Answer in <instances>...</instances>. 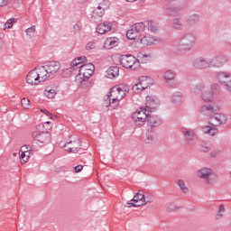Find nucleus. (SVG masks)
I'll return each instance as SVG.
<instances>
[{"instance_id":"obj_37","label":"nucleus","mask_w":231,"mask_h":231,"mask_svg":"<svg viewBox=\"0 0 231 231\" xmlns=\"http://www.w3.org/2000/svg\"><path fill=\"white\" fill-rule=\"evenodd\" d=\"M172 26L175 30H183V23L180 18L173 19Z\"/></svg>"},{"instance_id":"obj_13","label":"nucleus","mask_w":231,"mask_h":231,"mask_svg":"<svg viewBox=\"0 0 231 231\" xmlns=\"http://www.w3.org/2000/svg\"><path fill=\"white\" fill-rule=\"evenodd\" d=\"M160 106V99H155L152 97H146V106H145V111L147 113H152L153 111H156L158 107Z\"/></svg>"},{"instance_id":"obj_19","label":"nucleus","mask_w":231,"mask_h":231,"mask_svg":"<svg viewBox=\"0 0 231 231\" xmlns=\"http://www.w3.org/2000/svg\"><path fill=\"white\" fill-rule=\"evenodd\" d=\"M147 124L150 127H160L163 124V119L159 116L149 115L147 119Z\"/></svg>"},{"instance_id":"obj_24","label":"nucleus","mask_w":231,"mask_h":231,"mask_svg":"<svg viewBox=\"0 0 231 231\" xmlns=\"http://www.w3.org/2000/svg\"><path fill=\"white\" fill-rule=\"evenodd\" d=\"M38 75H39V79L41 80V82H44V80H47L48 79H50V77H51L50 72H48V69H46L45 65L42 66L39 69Z\"/></svg>"},{"instance_id":"obj_36","label":"nucleus","mask_w":231,"mask_h":231,"mask_svg":"<svg viewBox=\"0 0 231 231\" xmlns=\"http://www.w3.org/2000/svg\"><path fill=\"white\" fill-rule=\"evenodd\" d=\"M175 77H176V73L173 70H167L164 73V79L167 84H169V81L174 80Z\"/></svg>"},{"instance_id":"obj_6","label":"nucleus","mask_w":231,"mask_h":231,"mask_svg":"<svg viewBox=\"0 0 231 231\" xmlns=\"http://www.w3.org/2000/svg\"><path fill=\"white\" fill-rule=\"evenodd\" d=\"M142 32H145V23L143 22L136 23L126 32V37L129 41H134Z\"/></svg>"},{"instance_id":"obj_28","label":"nucleus","mask_w":231,"mask_h":231,"mask_svg":"<svg viewBox=\"0 0 231 231\" xmlns=\"http://www.w3.org/2000/svg\"><path fill=\"white\" fill-rule=\"evenodd\" d=\"M143 24H144V30L145 28H148V30L152 32V33H156V32H158V25H156V23L153 21H145L143 22Z\"/></svg>"},{"instance_id":"obj_40","label":"nucleus","mask_w":231,"mask_h":231,"mask_svg":"<svg viewBox=\"0 0 231 231\" xmlns=\"http://www.w3.org/2000/svg\"><path fill=\"white\" fill-rule=\"evenodd\" d=\"M178 185L184 194H189V188L185 185V181H183V180H180L178 181Z\"/></svg>"},{"instance_id":"obj_35","label":"nucleus","mask_w":231,"mask_h":231,"mask_svg":"<svg viewBox=\"0 0 231 231\" xmlns=\"http://www.w3.org/2000/svg\"><path fill=\"white\" fill-rule=\"evenodd\" d=\"M203 89H205V84L204 83H199L196 86L191 88V93L196 95L198 93H201V91H203Z\"/></svg>"},{"instance_id":"obj_44","label":"nucleus","mask_w":231,"mask_h":231,"mask_svg":"<svg viewBox=\"0 0 231 231\" xmlns=\"http://www.w3.org/2000/svg\"><path fill=\"white\" fill-rule=\"evenodd\" d=\"M14 23H15V18H10L5 23V27L4 30L10 29L12 28V26H14Z\"/></svg>"},{"instance_id":"obj_51","label":"nucleus","mask_w":231,"mask_h":231,"mask_svg":"<svg viewBox=\"0 0 231 231\" xmlns=\"http://www.w3.org/2000/svg\"><path fill=\"white\" fill-rule=\"evenodd\" d=\"M83 169H84V166H82V165H78V166L74 167L75 172H81Z\"/></svg>"},{"instance_id":"obj_18","label":"nucleus","mask_w":231,"mask_h":231,"mask_svg":"<svg viewBox=\"0 0 231 231\" xmlns=\"http://www.w3.org/2000/svg\"><path fill=\"white\" fill-rule=\"evenodd\" d=\"M181 133L184 134L187 143L189 145H192L196 140V134L194 133V130L183 127L181 128Z\"/></svg>"},{"instance_id":"obj_59","label":"nucleus","mask_w":231,"mask_h":231,"mask_svg":"<svg viewBox=\"0 0 231 231\" xmlns=\"http://www.w3.org/2000/svg\"><path fill=\"white\" fill-rule=\"evenodd\" d=\"M142 62H145V61H143V60H142Z\"/></svg>"},{"instance_id":"obj_29","label":"nucleus","mask_w":231,"mask_h":231,"mask_svg":"<svg viewBox=\"0 0 231 231\" xmlns=\"http://www.w3.org/2000/svg\"><path fill=\"white\" fill-rule=\"evenodd\" d=\"M143 199H145V194L138 192L134 196V198L128 203H134V205H140V203H138V202L141 201L142 203H143Z\"/></svg>"},{"instance_id":"obj_25","label":"nucleus","mask_w":231,"mask_h":231,"mask_svg":"<svg viewBox=\"0 0 231 231\" xmlns=\"http://www.w3.org/2000/svg\"><path fill=\"white\" fill-rule=\"evenodd\" d=\"M118 46V38H107L105 42L104 47L106 50H113Z\"/></svg>"},{"instance_id":"obj_31","label":"nucleus","mask_w":231,"mask_h":231,"mask_svg":"<svg viewBox=\"0 0 231 231\" xmlns=\"http://www.w3.org/2000/svg\"><path fill=\"white\" fill-rule=\"evenodd\" d=\"M217 126L214 125H208L203 128L204 133L210 134V136H216L217 134Z\"/></svg>"},{"instance_id":"obj_12","label":"nucleus","mask_w":231,"mask_h":231,"mask_svg":"<svg viewBox=\"0 0 231 231\" xmlns=\"http://www.w3.org/2000/svg\"><path fill=\"white\" fill-rule=\"evenodd\" d=\"M32 137L34 141L40 142V143H50L51 142L50 133L46 132H33Z\"/></svg>"},{"instance_id":"obj_34","label":"nucleus","mask_w":231,"mask_h":231,"mask_svg":"<svg viewBox=\"0 0 231 231\" xmlns=\"http://www.w3.org/2000/svg\"><path fill=\"white\" fill-rule=\"evenodd\" d=\"M44 95L47 98H55V95H57V91L50 87H47L44 90Z\"/></svg>"},{"instance_id":"obj_20","label":"nucleus","mask_w":231,"mask_h":231,"mask_svg":"<svg viewBox=\"0 0 231 231\" xmlns=\"http://www.w3.org/2000/svg\"><path fill=\"white\" fill-rule=\"evenodd\" d=\"M45 66L49 75H55L60 69V63L59 61H49Z\"/></svg>"},{"instance_id":"obj_39","label":"nucleus","mask_w":231,"mask_h":231,"mask_svg":"<svg viewBox=\"0 0 231 231\" xmlns=\"http://www.w3.org/2000/svg\"><path fill=\"white\" fill-rule=\"evenodd\" d=\"M200 111L203 115H208V113H214V106L211 105H205L200 108Z\"/></svg>"},{"instance_id":"obj_9","label":"nucleus","mask_w":231,"mask_h":231,"mask_svg":"<svg viewBox=\"0 0 231 231\" xmlns=\"http://www.w3.org/2000/svg\"><path fill=\"white\" fill-rule=\"evenodd\" d=\"M82 144L80 143V139L76 138L75 140H69L64 145L65 151L67 152H79Z\"/></svg>"},{"instance_id":"obj_57","label":"nucleus","mask_w":231,"mask_h":231,"mask_svg":"<svg viewBox=\"0 0 231 231\" xmlns=\"http://www.w3.org/2000/svg\"><path fill=\"white\" fill-rule=\"evenodd\" d=\"M127 1V3H134V1H136V0H126Z\"/></svg>"},{"instance_id":"obj_26","label":"nucleus","mask_w":231,"mask_h":231,"mask_svg":"<svg viewBox=\"0 0 231 231\" xmlns=\"http://www.w3.org/2000/svg\"><path fill=\"white\" fill-rule=\"evenodd\" d=\"M119 73H120V68L118 66H111L106 70V78L115 79V77H118Z\"/></svg>"},{"instance_id":"obj_53","label":"nucleus","mask_w":231,"mask_h":231,"mask_svg":"<svg viewBox=\"0 0 231 231\" xmlns=\"http://www.w3.org/2000/svg\"><path fill=\"white\" fill-rule=\"evenodd\" d=\"M9 0H0V6H6Z\"/></svg>"},{"instance_id":"obj_42","label":"nucleus","mask_w":231,"mask_h":231,"mask_svg":"<svg viewBox=\"0 0 231 231\" xmlns=\"http://www.w3.org/2000/svg\"><path fill=\"white\" fill-rule=\"evenodd\" d=\"M21 104H22V107L23 109H30V99L26 98V97H23L21 100Z\"/></svg>"},{"instance_id":"obj_32","label":"nucleus","mask_w":231,"mask_h":231,"mask_svg":"<svg viewBox=\"0 0 231 231\" xmlns=\"http://www.w3.org/2000/svg\"><path fill=\"white\" fill-rule=\"evenodd\" d=\"M20 160L22 165H24V163L28 162V160H30V152L25 151L23 152L22 150L20 151Z\"/></svg>"},{"instance_id":"obj_3","label":"nucleus","mask_w":231,"mask_h":231,"mask_svg":"<svg viewBox=\"0 0 231 231\" xmlns=\"http://www.w3.org/2000/svg\"><path fill=\"white\" fill-rule=\"evenodd\" d=\"M79 73L76 76V81L79 84L89 80V78L95 73V65L93 63H84L79 67Z\"/></svg>"},{"instance_id":"obj_2","label":"nucleus","mask_w":231,"mask_h":231,"mask_svg":"<svg viewBox=\"0 0 231 231\" xmlns=\"http://www.w3.org/2000/svg\"><path fill=\"white\" fill-rule=\"evenodd\" d=\"M196 46V36L192 33L182 34L177 43L178 51H190Z\"/></svg>"},{"instance_id":"obj_33","label":"nucleus","mask_w":231,"mask_h":231,"mask_svg":"<svg viewBox=\"0 0 231 231\" xmlns=\"http://www.w3.org/2000/svg\"><path fill=\"white\" fill-rule=\"evenodd\" d=\"M181 100H183V94L181 92H176L171 97V102L173 104H181Z\"/></svg>"},{"instance_id":"obj_43","label":"nucleus","mask_w":231,"mask_h":231,"mask_svg":"<svg viewBox=\"0 0 231 231\" xmlns=\"http://www.w3.org/2000/svg\"><path fill=\"white\" fill-rule=\"evenodd\" d=\"M212 94L210 92H205L202 95V99L204 100V102H212Z\"/></svg>"},{"instance_id":"obj_56","label":"nucleus","mask_w":231,"mask_h":231,"mask_svg":"<svg viewBox=\"0 0 231 231\" xmlns=\"http://www.w3.org/2000/svg\"><path fill=\"white\" fill-rule=\"evenodd\" d=\"M137 88H138V89H139V90H138V93H141V91H143V88H142V86H138Z\"/></svg>"},{"instance_id":"obj_14","label":"nucleus","mask_w":231,"mask_h":231,"mask_svg":"<svg viewBox=\"0 0 231 231\" xmlns=\"http://www.w3.org/2000/svg\"><path fill=\"white\" fill-rule=\"evenodd\" d=\"M151 84V78L147 76H142L139 79V82L132 87L134 93H138V86H141V89H147Z\"/></svg>"},{"instance_id":"obj_55","label":"nucleus","mask_w":231,"mask_h":231,"mask_svg":"<svg viewBox=\"0 0 231 231\" xmlns=\"http://www.w3.org/2000/svg\"><path fill=\"white\" fill-rule=\"evenodd\" d=\"M138 57L139 59H147L149 56L145 54H140Z\"/></svg>"},{"instance_id":"obj_47","label":"nucleus","mask_w":231,"mask_h":231,"mask_svg":"<svg viewBox=\"0 0 231 231\" xmlns=\"http://www.w3.org/2000/svg\"><path fill=\"white\" fill-rule=\"evenodd\" d=\"M222 212H225V206H224L223 204H221V205L219 206V208H218V211H217V216L218 217H223V213H222Z\"/></svg>"},{"instance_id":"obj_48","label":"nucleus","mask_w":231,"mask_h":231,"mask_svg":"<svg viewBox=\"0 0 231 231\" xmlns=\"http://www.w3.org/2000/svg\"><path fill=\"white\" fill-rule=\"evenodd\" d=\"M96 45L94 42H89L87 45H86V50H95Z\"/></svg>"},{"instance_id":"obj_10","label":"nucleus","mask_w":231,"mask_h":231,"mask_svg":"<svg viewBox=\"0 0 231 231\" xmlns=\"http://www.w3.org/2000/svg\"><path fill=\"white\" fill-rule=\"evenodd\" d=\"M228 60H230V57L228 55L220 54L210 59L211 68H221L222 66H225Z\"/></svg>"},{"instance_id":"obj_17","label":"nucleus","mask_w":231,"mask_h":231,"mask_svg":"<svg viewBox=\"0 0 231 231\" xmlns=\"http://www.w3.org/2000/svg\"><path fill=\"white\" fill-rule=\"evenodd\" d=\"M26 82L31 86H37L38 84H41L39 72H36L35 69L31 70L26 76Z\"/></svg>"},{"instance_id":"obj_52","label":"nucleus","mask_w":231,"mask_h":231,"mask_svg":"<svg viewBox=\"0 0 231 231\" xmlns=\"http://www.w3.org/2000/svg\"><path fill=\"white\" fill-rule=\"evenodd\" d=\"M73 30H74V33H77V32H79V30H80V25H79L77 23L74 24Z\"/></svg>"},{"instance_id":"obj_16","label":"nucleus","mask_w":231,"mask_h":231,"mask_svg":"<svg viewBox=\"0 0 231 231\" xmlns=\"http://www.w3.org/2000/svg\"><path fill=\"white\" fill-rule=\"evenodd\" d=\"M196 69H207V68H212L210 60H207L203 57L197 58L193 62Z\"/></svg>"},{"instance_id":"obj_4","label":"nucleus","mask_w":231,"mask_h":231,"mask_svg":"<svg viewBox=\"0 0 231 231\" xmlns=\"http://www.w3.org/2000/svg\"><path fill=\"white\" fill-rule=\"evenodd\" d=\"M121 66L134 71L140 68V60L131 54L121 55L118 59Z\"/></svg>"},{"instance_id":"obj_49","label":"nucleus","mask_w":231,"mask_h":231,"mask_svg":"<svg viewBox=\"0 0 231 231\" xmlns=\"http://www.w3.org/2000/svg\"><path fill=\"white\" fill-rule=\"evenodd\" d=\"M176 210H178V208H176L174 205H170L167 208V211L168 212H176Z\"/></svg>"},{"instance_id":"obj_38","label":"nucleus","mask_w":231,"mask_h":231,"mask_svg":"<svg viewBox=\"0 0 231 231\" xmlns=\"http://www.w3.org/2000/svg\"><path fill=\"white\" fill-rule=\"evenodd\" d=\"M188 24H196V23H199V14H192L187 19Z\"/></svg>"},{"instance_id":"obj_15","label":"nucleus","mask_w":231,"mask_h":231,"mask_svg":"<svg viewBox=\"0 0 231 231\" xmlns=\"http://www.w3.org/2000/svg\"><path fill=\"white\" fill-rule=\"evenodd\" d=\"M197 176L198 178H200V180H205L208 185L212 184V180H210V176H212V169L202 168L198 171Z\"/></svg>"},{"instance_id":"obj_58","label":"nucleus","mask_w":231,"mask_h":231,"mask_svg":"<svg viewBox=\"0 0 231 231\" xmlns=\"http://www.w3.org/2000/svg\"><path fill=\"white\" fill-rule=\"evenodd\" d=\"M80 3H88V0H79Z\"/></svg>"},{"instance_id":"obj_5","label":"nucleus","mask_w":231,"mask_h":231,"mask_svg":"<svg viewBox=\"0 0 231 231\" xmlns=\"http://www.w3.org/2000/svg\"><path fill=\"white\" fill-rule=\"evenodd\" d=\"M132 118L134 122H135V125L142 127V125H144L145 122H147L149 118V113H147L145 108H140L132 114Z\"/></svg>"},{"instance_id":"obj_1","label":"nucleus","mask_w":231,"mask_h":231,"mask_svg":"<svg viewBox=\"0 0 231 231\" xmlns=\"http://www.w3.org/2000/svg\"><path fill=\"white\" fill-rule=\"evenodd\" d=\"M129 93V86L127 85H116L110 88L109 93L107 95V98L109 100V106L116 109L118 107V104H120V100Z\"/></svg>"},{"instance_id":"obj_22","label":"nucleus","mask_w":231,"mask_h":231,"mask_svg":"<svg viewBox=\"0 0 231 231\" xmlns=\"http://www.w3.org/2000/svg\"><path fill=\"white\" fill-rule=\"evenodd\" d=\"M154 201L152 199V195L146 194L144 195V199H143V203L141 204H134L131 202H127L125 207H127L128 208H131V207H143V205H147V203H152Z\"/></svg>"},{"instance_id":"obj_41","label":"nucleus","mask_w":231,"mask_h":231,"mask_svg":"<svg viewBox=\"0 0 231 231\" xmlns=\"http://www.w3.org/2000/svg\"><path fill=\"white\" fill-rule=\"evenodd\" d=\"M211 91L213 95H219V93H221V87H219L217 84H212Z\"/></svg>"},{"instance_id":"obj_23","label":"nucleus","mask_w":231,"mask_h":231,"mask_svg":"<svg viewBox=\"0 0 231 231\" xmlns=\"http://www.w3.org/2000/svg\"><path fill=\"white\" fill-rule=\"evenodd\" d=\"M141 44H143L144 46H152L154 44H158V40L154 36H143L140 40Z\"/></svg>"},{"instance_id":"obj_27","label":"nucleus","mask_w":231,"mask_h":231,"mask_svg":"<svg viewBox=\"0 0 231 231\" xmlns=\"http://www.w3.org/2000/svg\"><path fill=\"white\" fill-rule=\"evenodd\" d=\"M217 79L220 84L226 85L228 82V80L231 79V75L227 72H218L217 74Z\"/></svg>"},{"instance_id":"obj_30","label":"nucleus","mask_w":231,"mask_h":231,"mask_svg":"<svg viewBox=\"0 0 231 231\" xmlns=\"http://www.w3.org/2000/svg\"><path fill=\"white\" fill-rule=\"evenodd\" d=\"M87 60L86 56L76 58L71 61L70 66L71 68H77V66H80L83 62H86Z\"/></svg>"},{"instance_id":"obj_11","label":"nucleus","mask_w":231,"mask_h":231,"mask_svg":"<svg viewBox=\"0 0 231 231\" xmlns=\"http://www.w3.org/2000/svg\"><path fill=\"white\" fill-rule=\"evenodd\" d=\"M109 8V1L104 0L93 12L92 18L97 19V17H103L106 14V10Z\"/></svg>"},{"instance_id":"obj_50","label":"nucleus","mask_w":231,"mask_h":231,"mask_svg":"<svg viewBox=\"0 0 231 231\" xmlns=\"http://www.w3.org/2000/svg\"><path fill=\"white\" fill-rule=\"evenodd\" d=\"M42 113H44V115H46V116H49L50 118H51L53 116V114L50 113V111L46 110V109H41Z\"/></svg>"},{"instance_id":"obj_54","label":"nucleus","mask_w":231,"mask_h":231,"mask_svg":"<svg viewBox=\"0 0 231 231\" xmlns=\"http://www.w3.org/2000/svg\"><path fill=\"white\" fill-rule=\"evenodd\" d=\"M217 154H219V152H217V150H215L210 153V156H211V158H216V156H217Z\"/></svg>"},{"instance_id":"obj_7","label":"nucleus","mask_w":231,"mask_h":231,"mask_svg":"<svg viewBox=\"0 0 231 231\" xmlns=\"http://www.w3.org/2000/svg\"><path fill=\"white\" fill-rule=\"evenodd\" d=\"M177 6L170 5L166 8L167 15H170L171 17H177V15L180 14V13L187 6L188 2L187 0H179L176 2Z\"/></svg>"},{"instance_id":"obj_46","label":"nucleus","mask_w":231,"mask_h":231,"mask_svg":"<svg viewBox=\"0 0 231 231\" xmlns=\"http://www.w3.org/2000/svg\"><path fill=\"white\" fill-rule=\"evenodd\" d=\"M200 147H201L200 151L202 152H210V146H208V144H207V143L201 144Z\"/></svg>"},{"instance_id":"obj_21","label":"nucleus","mask_w":231,"mask_h":231,"mask_svg":"<svg viewBox=\"0 0 231 231\" xmlns=\"http://www.w3.org/2000/svg\"><path fill=\"white\" fill-rule=\"evenodd\" d=\"M111 28H113V24L111 23L105 22L104 23H99L97 26V33H99V35H104V33L111 32Z\"/></svg>"},{"instance_id":"obj_45","label":"nucleus","mask_w":231,"mask_h":231,"mask_svg":"<svg viewBox=\"0 0 231 231\" xmlns=\"http://www.w3.org/2000/svg\"><path fill=\"white\" fill-rule=\"evenodd\" d=\"M26 35H29V37H32L35 33V25H32V27H29L25 31Z\"/></svg>"},{"instance_id":"obj_8","label":"nucleus","mask_w":231,"mask_h":231,"mask_svg":"<svg viewBox=\"0 0 231 231\" xmlns=\"http://www.w3.org/2000/svg\"><path fill=\"white\" fill-rule=\"evenodd\" d=\"M228 121V116L225 114H215L211 116L209 118V125H213V127H217L223 124H226Z\"/></svg>"}]
</instances>
